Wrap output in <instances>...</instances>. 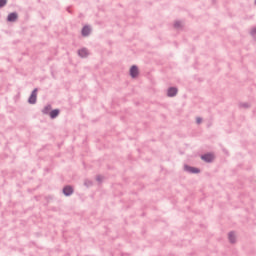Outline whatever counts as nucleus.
Returning a JSON list of instances; mask_svg holds the SVG:
<instances>
[{
	"mask_svg": "<svg viewBox=\"0 0 256 256\" xmlns=\"http://www.w3.org/2000/svg\"><path fill=\"white\" fill-rule=\"evenodd\" d=\"M7 5V0H0V7H5Z\"/></svg>",
	"mask_w": 256,
	"mask_h": 256,
	"instance_id": "nucleus-12",
	"label": "nucleus"
},
{
	"mask_svg": "<svg viewBox=\"0 0 256 256\" xmlns=\"http://www.w3.org/2000/svg\"><path fill=\"white\" fill-rule=\"evenodd\" d=\"M89 33H91V28H90V27L86 26V27H84V28L82 29V35H83L84 37H87V35H89Z\"/></svg>",
	"mask_w": 256,
	"mask_h": 256,
	"instance_id": "nucleus-7",
	"label": "nucleus"
},
{
	"mask_svg": "<svg viewBox=\"0 0 256 256\" xmlns=\"http://www.w3.org/2000/svg\"><path fill=\"white\" fill-rule=\"evenodd\" d=\"M201 159L203 161H206V163H211V161H213V159H215V157L213 156V154H205V155L201 156Z\"/></svg>",
	"mask_w": 256,
	"mask_h": 256,
	"instance_id": "nucleus-2",
	"label": "nucleus"
},
{
	"mask_svg": "<svg viewBox=\"0 0 256 256\" xmlns=\"http://www.w3.org/2000/svg\"><path fill=\"white\" fill-rule=\"evenodd\" d=\"M196 123H198V124L201 123V118L198 117V118L196 119Z\"/></svg>",
	"mask_w": 256,
	"mask_h": 256,
	"instance_id": "nucleus-14",
	"label": "nucleus"
},
{
	"mask_svg": "<svg viewBox=\"0 0 256 256\" xmlns=\"http://www.w3.org/2000/svg\"><path fill=\"white\" fill-rule=\"evenodd\" d=\"M63 193H64V195L69 196L73 193V188L71 186H66L63 189Z\"/></svg>",
	"mask_w": 256,
	"mask_h": 256,
	"instance_id": "nucleus-4",
	"label": "nucleus"
},
{
	"mask_svg": "<svg viewBox=\"0 0 256 256\" xmlns=\"http://www.w3.org/2000/svg\"><path fill=\"white\" fill-rule=\"evenodd\" d=\"M57 115H59V110L55 109V110H52L50 112V117L51 119H55V117H57Z\"/></svg>",
	"mask_w": 256,
	"mask_h": 256,
	"instance_id": "nucleus-10",
	"label": "nucleus"
},
{
	"mask_svg": "<svg viewBox=\"0 0 256 256\" xmlns=\"http://www.w3.org/2000/svg\"><path fill=\"white\" fill-rule=\"evenodd\" d=\"M229 241L230 243H235V234L233 232L229 234Z\"/></svg>",
	"mask_w": 256,
	"mask_h": 256,
	"instance_id": "nucleus-11",
	"label": "nucleus"
},
{
	"mask_svg": "<svg viewBox=\"0 0 256 256\" xmlns=\"http://www.w3.org/2000/svg\"><path fill=\"white\" fill-rule=\"evenodd\" d=\"M256 33V28L252 29V35H255Z\"/></svg>",
	"mask_w": 256,
	"mask_h": 256,
	"instance_id": "nucleus-15",
	"label": "nucleus"
},
{
	"mask_svg": "<svg viewBox=\"0 0 256 256\" xmlns=\"http://www.w3.org/2000/svg\"><path fill=\"white\" fill-rule=\"evenodd\" d=\"M8 21H17V13H11L8 15Z\"/></svg>",
	"mask_w": 256,
	"mask_h": 256,
	"instance_id": "nucleus-9",
	"label": "nucleus"
},
{
	"mask_svg": "<svg viewBox=\"0 0 256 256\" xmlns=\"http://www.w3.org/2000/svg\"><path fill=\"white\" fill-rule=\"evenodd\" d=\"M51 111V106H46L43 113H49Z\"/></svg>",
	"mask_w": 256,
	"mask_h": 256,
	"instance_id": "nucleus-13",
	"label": "nucleus"
},
{
	"mask_svg": "<svg viewBox=\"0 0 256 256\" xmlns=\"http://www.w3.org/2000/svg\"><path fill=\"white\" fill-rule=\"evenodd\" d=\"M186 171H189L190 173H199V169L185 166Z\"/></svg>",
	"mask_w": 256,
	"mask_h": 256,
	"instance_id": "nucleus-8",
	"label": "nucleus"
},
{
	"mask_svg": "<svg viewBox=\"0 0 256 256\" xmlns=\"http://www.w3.org/2000/svg\"><path fill=\"white\" fill-rule=\"evenodd\" d=\"M78 55L80 57H87V55H89V51H87V49L83 48V49L79 50Z\"/></svg>",
	"mask_w": 256,
	"mask_h": 256,
	"instance_id": "nucleus-6",
	"label": "nucleus"
},
{
	"mask_svg": "<svg viewBox=\"0 0 256 256\" xmlns=\"http://www.w3.org/2000/svg\"><path fill=\"white\" fill-rule=\"evenodd\" d=\"M130 75L133 78L137 77V75H139V68H137V66H132L130 68Z\"/></svg>",
	"mask_w": 256,
	"mask_h": 256,
	"instance_id": "nucleus-3",
	"label": "nucleus"
},
{
	"mask_svg": "<svg viewBox=\"0 0 256 256\" xmlns=\"http://www.w3.org/2000/svg\"><path fill=\"white\" fill-rule=\"evenodd\" d=\"M177 95V88H169L168 89V97H175Z\"/></svg>",
	"mask_w": 256,
	"mask_h": 256,
	"instance_id": "nucleus-5",
	"label": "nucleus"
},
{
	"mask_svg": "<svg viewBox=\"0 0 256 256\" xmlns=\"http://www.w3.org/2000/svg\"><path fill=\"white\" fill-rule=\"evenodd\" d=\"M36 102H37V89H34L30 98H29V103H31L33 105Z\"/></svg>",
	"mask_w": 256,
	"mask_h": 256,
	"instance_id": "nucleus-1",
	"label": "nucleus"
}]
</instances>
